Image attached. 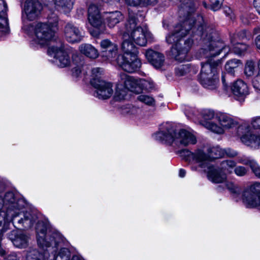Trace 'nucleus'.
<instances>
[{
	"label": "nucleus",
	"instance_id": "16",
	"mask_svg": "<svg viewBox=\"0 0 260 260\" xmlns=\"http://www.w3.org/2000/svg\"><path fill=\"white\" fill-rule=\"evenodd\" d=\"M92 86L95 89L94 96L101 100L109 99L113 93V86L110 82L105 81H99V83L92 81Z\"/></svg>",
	"mask_w": 260,
	"mask_h": 260
},
{
	"label": "nucleus",
	"instance_id": "43",
	"mask_svg": "<svg viewBox=\"0 0 260 260\" xmlns=\"http://www.w3.org/2000/svg\"><path fill=\"white\" fill-rule=\"evenodd\" d=\"M197 112L196 110L192 108L187 107V109H186L185 111V114L186 116L189 118H193L194 116L196 115Z\"/></svg>",
	"mask_w": 260,
	"mask_h": 260
},
{
	"label": "nucleus",
	"instance_id": "1",
	"mask_svg": "<svg viewBox=\"0 0 260 260\" xmlns=\"http://www.w3.org/2000/svg\"><path fill=\"white\" fill-rule=\"evenodd\" d=\"M38 245L47 251L42 254L36 249H29L26 256V260H69L70 251L68 248H61L57 254L58 249L62 238L59 234L49 229L47 221L38 220L36 228Z\"/></svg>",
	"mask_w": 260,
	"mask_h": 260
},
{
	"label": "nucleus",
	"instance_id": "7",
	"mask_svg": "<svg viewBox=\"0 0 260 260\" xmlns=\"http://www.w3.org/2000/svg\"><path fill=\"white\" fill-rule=\"evenodd\" d=\"M119 83L117 85L114 99L122 100L125 98L127 90L135 92L137 89L150 90L153 88V83L143 79H136L125 73L119 75Z\"/></svg>",
	"mask_w": 260,
	"mask_h": 260
},
{
	"label": "nucleus",
	"instance_id": "46",
	"mask_svg": "<svg viewBox=\"0 0 260 260\" xmlns=\"http://www.w3.org/2000/svg\"><path fill=\"white\" fill-rule=\"evenodd\" d=\"M125 3L131 6H137L143 5V0H125Z\"/></svg>",
	"mask_w": 260,
	"mask_h": 260
},
{
	"label": "nucleus",
	"instance_id": "10",
	"mask_svg": "<svg viewBox=\"0 0 260 260\" xmlns=\"http://www.w3.org/2000/svg\"><path fill=\"white\" fill-rule=\"evenodd\" d=\"M215 118L218 122L219 125L211 122H206L204 125L207 128L215 133L222 134L225 129L232 128L238 124L234 117L226 113H216Z\"/></svg>",
	"mask_w": 260,
	"mask_h": 260
},
{
	"label": "nucleus",
	"instance_id": "3",
	"mask_svg": "<svg viewBox=\"0 0 260 260\" xmlns=\"http://www.w3.org/2000/svg\"><path fill=\"white\" fill-rule=\"evenodd\" d=\"M141 13H134L128 11V17L125 23V30L121 32L123 42L135 43L140 46H146L148 42H152L153 37L146 25H141L140 22L144 19Z\"/></svg>",
	"mask_w": 260,
	"mask_h": 260
},
{
	"label": "nucleus",
	"instance_id": "17",
	"mask_svg": "<svg viewBox=\"0 0 260 260\" xmlns=\"http://www.w3.org/2000/svg\"><path fill=\"white\" fill-rule=\"evenodd\" d=\"M64 36L67 41L71 43H78L82 39L81 31L72 23H68L64 26Z\"/></svg>",
	"mask_w": 260,
	"mask_h": 260
},
{
	"label": "nucleus",
	"instance_id": "24",
	"mask_svg": "<svg viewBox=\"0 0 260 260\" xmlns=\"http://www.w3.org/2000/svg\"><path fill=\"white\" fill-rule=\"evenodd\" d=\"M79 50L81 53L89 58L94 59L99 56L98 50L91 44H82L79 47Z\"/></svg>",
	"mask_w": 260,
	"mask_h": 260
},
{
	"label": "nucleus",
	"instance_id": "51",
	"mask_svg": "<svg viewBox=\"0 0 260 260\" xmlns=\"http://www.w3.org/2000/svg\"><path fill=\"white\" fill-rule=\"evenodd\" d=\"M156 0H143V5H151L155 3Z\"/></svg>",
	"mask_w": 260,
	"mask_h": 260
},
{
	"label": "nucleus",
	"instance_id": "11",
	"mask_svg": "<svg viewBox=\"0 0 260 260\" xmlns=\"http://www.w3.org/2000/svg\"><path fill=\"white\" fill-rule=\"evenodd\" d=\"M242 200L247 208H260V183L256 182L245 188Z\"/></svg>",
	"mask_w": 260,
	"mask_h": 260
},
{
	"label": "nucleus",
	"instance_id": "14",
	"mask_svg": "<svg viewBox=\"0 0 260 260\" xmlns=\"http://www.w3.org/2000/svg\"><path fill=\"white\" fill-rule=\"evenodd\" d=\"M237 133L242 143L245 145L260 146V134H254L249 126H239Z\"/></svg>",
	"mask_w": 260,
	"mask_h": 260
},
{
	"label": "nucleus",
	"instance_id": "6",
	"mask_svg": "<svg viewBox=\"0 0 260 260\" xmlns=\"http://www.w3.org/2000/svg\"><path fill=\"white\" fill-rule=\"evenodd\" d=\"M181 157L189 163H195L203 171L207 173L208 179L212 182L219 183L225 178L224 175H217L215 168L209 163V156L202 149H197L194 152L184 149L180 151Z\"/></svg>",
	"mask_w": 260,
	"mask_h": 260
},
{
	"label": "nucleus",
	"instance_id": "35",
	"mask_svg": "<svg viewBox=\"0 0 260 260\" xmlns=\"http://www.w3.org/2000/svg\"><path fill=\"white\" fill-rule=\"evenodd\" d=\"M137 99L145 104L149 106H154L155 104L154 99L149 95L145 94H141L138 96Z\"/></svg>",
	"mask_w": 260,
	"mask_h": 260
},
{
	"label": "nucleus",
	"instance_id": "32",
	"mask_svg": "<svg viewBox=\"0 0 260 260\" xmlns=\"http://www.w3.org/2000/svg\"><path fill=\"white\" fill-rule=\"evenodd\" d=\"M103 72V70L101 68H93L91 70V79H90V84L92 85V80H94L95 82H97L99 83V81H102L103 80L101 79V75H102V73Z\"/></svg>",
	"mask_w": 260,
	"mask_h": 260
},
{
	"label": "nucleus",
	"instance_id": "19",
	"mask_svg": "<svg viewBox=\"0 0 260 260\" xmlns=\"http://www.w3.org/2000/svg\"><path fill=\"white\" fill-rule=\"evenodd\" d=\"M99 8L94 4H91L88 10V20L90 25L100 28L104 23Z\"/></svg>",
	"mask_w": 260,
	"mask_h": 260
},
{
	"label": "nucleus",
	"instance_id": "50",
	"mask_svg": "<svg viewBox=\"0 0 260 260\" xmlns=\"http://www.w3.org/2000/svg\"><path fill=\"white\" fill-rule=\"evenodd\" d=\"M8 260H19L16 254L15 253H13L11 254H10L8 256Z\"/></svg>",
	"mask_w": 260,
	"mask_h": 260
},
{
	"label": "nucleus",
	"instance_id": "36",
	"mask_svg": "<svg viewBox=\"0 0 260 260\" xmlns=\"http://www.w3.org/2000/svg\"><path fill=\"white\" fill-rule=\"evenodd\" d=\"M209 2L210 9L216 11L221 8L223 0H209Z\"/></svg>",
	"mask_w": 260,
	"mask_h": 260
},
{
	"label": "nucleus",
	"instance_id": "63",
	"mask_svg": "<svg viewBox=\"0 0 260 260\" xmlns=\"http://www.w3.org/2000/svg\"><path fill=\"white\" fill-rule=\"evenodd\" d=\"M2 222H3L2 220L0 221V226L2 225Z\"/></svg>",
	"mask_w": 260,
	"mask_h": 260
},
{
	"label": "nucleus",
	"instance_id": "33",
	"mask_svg": "<svg viewBox=\"0 0 260 260\" xmlns=\"http://www.w3.org/2000/svg\"><path fill=\"white\" fill-rule=\"evenodd\" d=\"M238 162L244 165L249 166L251 170L254 167L256 161L249 157L243 156L238 158Z\"/></svg>",
	"mask_w": 260,
	"mask_h": 260
},
{
	"label": "nucleus",
	"instance_id": "44",
	"mask_svg": "<svg viewBox=\"0 0 260 260\" xmlns=\"http://www.w3.org/2000/svg\"><path fill=\"white\" fill-rule=\"evenodd\" d=\"M224 151V155H226L227 156L230 157H234L237 155V152L230 148H227L223 149Z\"/></svg>",
	"mask_w": 260,
	"mask_h": 260
},
{
	"label": "nucleus",
	"instance_id": "22",
	"mask_svg": "<svg viewBox=\"0 0 260 260\" xmlns=\"http://www.w3.org/2000/svg\"><path fill=\"white\" fill-rule=\"evenodd\" d=\"M231 90L234 95L238 99L245 97L249 93L247 84L242 80L235 81L231 87Z\"/></svg>",
	"mask_w": 260,
	"mask_h": 260
},
{
	"label": "nucleus",
	"instance_id": "56",
	"mask_svg": "<svg viewBox=\"0 0 260 260\" xmlns=\"http://www.w3.org/2000/svg\"><path fill=\"white\" fill-rule=\"evenodd\" d=\"M72 260H83L81 257L78 255H74L72 258Z\"/></svg>",
	"mask_w": 260,
	"mask_h": 260
},
{
	"label": "nucleus",
	"instance_id": "47",
	"mask_svg": "<svg viewBox=\"0 0 260 260\" xmlns=\"http://www.w3.org/2000/svg\"><path fill=\"white\" fill-rule=\"evenodd\" d=\"M226 186L228 189L233 193H237L239 191V188L235 186L232 183H227Z\"/></svg>",
	"mask_w": 260,
	"mask_h": 260
},
{
	"label": "nucleus",
	"instance_id": "53",
	"mask_svg": "<svg viewBox=\"0 0 260 260\" xmlns=\"http://www.w3.org/2000/svg\"><path fill=\"white\" fill-rule=\"evenodd\" d=\"M185 174H186V171L185 170H184L183 169H180L179 175L180 177H184L185 175Z\"/></svg>",
	"mask_w": 260,
	"mask_h": 260
},
{
	"label": "nucleus",
	"instance_id": "15",
	"mask_svg": "<svg viewBox=\"0 0 260 260\" xmlns=\"http://www.w3.org/2000/svg\"><path fill=\"white\" fill-rule=\"evenodd\" d=\"M192 44V39L188 38L185 40L183 44L172 46L170 52V56L179 62L187 60V53Z\"/></svg>",
	"mask_w": 260,
	"mask_h": 260
},
{
	"label": "nucleus",
	"instance_id": "23",
	"mask_svg": "<svg viewBox=\"0 0 260 260\" xmlns=\"http://www.w3.org/2000/svg\"><path fill=\"white\" fill-rule=\"evenodd\" d=\"M236 162L234 160H226L222 161L220 163V173L219 171L215 168V171L217 172L216 173L218 174L217 175L222 176L224 175L225 178L221 181L220 183H221L225 181L226 179V174H231L234 171V169L236 166Z\"/></svg>",
	"mask_w": 260,
	"mask_h": 260
},
{
	"label": "nucleus",
	"instance_id": "55",
	"mask_svg": "<svg viewBox=\"0 0 260 260\" xmlns=\"http://www.w3.org/2000/svg\"><path fill=\"white\" fill-rule=\"evenodd\" d=\"M254 5L256 8L260 7V0H254Z\"/></svg>",
	"mask_w": 260,
	"mask_h": 260
},
{
	"label": "nucleus",
	"instance_id": "25",
	"mask_svg": "<svg viewBox=\"0 0 260 260\" xmlns=\"http://www.w3.org/2000/svg\"><path fill=\"white\" fill-rule=\"evenodd\" d=\"M56 9L63 13H68L73 8V0H52Z\"/></svg>",
	"mask_w": 260,
	"mask_h": 260
},
{
	"label": "nucleus",
	"instance_id": "26",
	"mask_svg": "<svg viewBox=\"0 0 260 260\" xmlns=\"http://www.w3.org/2000/svg\"><path fill=\"white\" fill-rule=\"evenodd\" d=\"M29 237L23 233H18L12 240L14 246L23 248L28 245Z\"/></svg>",
	"mask_w": 260,
	"mask_h": 260
},
{
	"label": "nucleus",
	"instance_id": "57",
	"mask_svg": "<svg viewBox=\"0 0 260 260\" xmlns=\"http://www.w3.org/2000/svg\"><path fill=\"white\" fill-rule=\"evenodd\" d=\"M103 1L105 2L106 3H110V2H119L120 0H103Z\"/></svg>",
	"mask_w": 260,
	"mask_h": 260
},
{
	"label": "nucleus",
	"instance_id": "45",
	"mask_svg": "<svg viewBox=\"0 0 260 260\" xmlns=\"http://www.w3.org/2000/svg\"><path fill=\"white\" fill-rule=\"evenodd\" d=\"M253 86L255 89L260 91V73L254 78L253 81Z\"/></svg>",
	"mask_w": 260,
	"mask_h": 260
},
{
	"label": "nucleus",
	"instance_id": "62",
	"mask_svg": "<svg viewBox=\"0 0 260 260\" xmlns=\"http://www.w3.org/2000/svg\"><path fill=\"white\" fill-rule=\"evenodd\" d=\"M203 5H204V7H205V8H207V4H206V3H203Z\"/></svg>",
	"mask_w": 260,
	"mask_h": 260
},
{
	"label": "nucleus",
	"instance_id": "42",
	"mask_svg": "<svg viewBox=\"0 0 260 260\" xmlns=\"http://www.w3.org/2000/svg\"><path fill=\"white\" fill-rule=\"evenodd\" d=\"M82 69V64H80L74 67L72 69L73 76L76 78L79 77Z\"/></svg>",
	"mask_w": 260,
	"mask_h": 260
},
{
	"label": "nucleus",
	"instance_id": "48",
	"mask_svg": "<svg viewBox=\"0 0 260 260\" xmlns=\"http://www.w3.org/2000/svg\"><path fill=\"white\" fill-rule=\"evenodd\" d=\"M252 172L258 178H260V166L256 162L251 169Z\"/></svg>",
	"mask_w": 260,
	"mask_h": 260
},
{
	"label": "nucleus",
	"instance_id": "20",
	"mask_svg": "<svg viewBox=\"0 0 260 260\" xmlns=\"http://www.w3.org/2000/svg\"><path fill=\"white\" fill-rule=\"evenodd\" d=\"M104 24L108 27H114L124 19L122 14L118 11L105 12L103 15Z\"/></svg>",
	"mask_w": 260,
	"mask_h": 260
},
{
	"label": "nucleus",
	"instance_id": "38",
	"mask_svg": "<svg viewBox=\"0 0 260 260\" xmlns=\"http://www.w3.org/2000/svg\"><path fill=\"white\" fill-rule=\"evenodd\" d=\"M202 115L205 120H211L215 117L216 114L212 110L205 109L202 111Z\"/></svg>",
	"mask_w": 260,
	"mask_h": 260
},
{
	"label": "nucleus",
	"instance_id": "54",
	"mask_svg": "<svg viewBox=\"0 0 260 260\" xmlns=\"http://www.w3.org/2000/svg\"><path fill=\"white\" fill-rule=\"evenodd\" d=\"M227 77H228L226 75H222V78H221L222 82L224 87L225 88L226 87V86H227V84L225 82V78H227Z\"/></svg>",
	"mask_w": 260,
	"mask_h": 260
},
{
	"label": "nucleus",
	"instance_id": "2",
	"mask_svg": "<svg viewBox=\"0 0 260 260\" xmlns=\"http://www.w3.org/2000/svg\"><path fill=\"white\" fill-rule=\"evenodd\" d=\"M23 201L15 200L12 192H8L3 199L0 198V210L4 207L7 209L5 217H3L5 223L12 221L15 228L20 225L25 228H31L38 220V217L35 214L30 212H22L24 207Z\"/></svg>",
	"mask_w": 260,
	"mask_h": 260
},
{
	"label": "nucleus",
	"instance_id": "12",
	"mask_svg": "<svg viewBox=\"0 0 260 260\" xmlns=\"http://www.w3.org/2000/svg\"><path fill=\"white\" fill-rule=\"evenodd\" d=\"M43 9L39 0H26L22 10V21L24 24L27 21H34L38 19Z\"/></svg>",
	"mask_w": 260,
	"mask_h": 260
},
{
	"label": "nucleus",
	"instance_id": "13",
	"mask_svg": "<svg viewBox=\"0 0 260 260\" xmlns=\"http://www.w3.org/2000/svg\"><path fill=\"white\" fill-rule=\"evenodd\" d=\"M48 54L53 57L56 64L61 68L67 67L71 62L70 57L61 42L51 45L48 49Z\"/></svg>",
	"mask_w": 260,
	"mask_h": 260
},
{
	"label": "nucleus",
	"instance_id": "49",
	"mask_svg": "<svg viewBox=\"0 0 260 260\" xmlns=\"http://www.w3.org/2000/svg\"><path fill=\"white\" fill-rule=\"evenodd\" d=\"M224 13L225 14L229 17L231 19H232L234 17V14L233 13L232 10L229 7H225L224 8Z\"/></svg>",
	"mask_w": 260,
	"mask_h": 260
},
{
	"label": "nucleus",
	"instance_id": "58",
	"mask_svg": "<svg viewBox=\"0 0 260 260\" xmlns=\"http://www.w3.org/2000/svg\"><path fill=\"white\" fill-rule=\"evenodd\" d=\"M254 33L255 34L260 33V28L259 27H256L253 30Z\"/></svg>",
	"mask_w": 260,
	"mask_h": 260
},
{
	"label": "nucleus",
	"instance_id": "4",
	"mask_svg": "<svg viewBox=\"0 0 260 260\" xmlns=\"http://www.w3.org/2000/svg\"><path fill=\"white\" fill-rule=\"evenodd\" d=\"M58 18L52 13L48 16L45 22H38L35 25L23 26L28 34H32L30 41V45L34 48L48 45L55 36V30L58 26Z\"/></svg>",
	"mask_w": 260,
	"mask_h": 260
},
{
	"label": "nucleus",
	"instance_id": "18",
	"mask_svg": "<svg viewBox=\"0 0 260 260\" xmlns=\"http://www.w3.org/2000/svg\"><path fill=\"white\" fill-rule=\"evenodd\" d=\"M102 50V56L110 61H113L117 55V45L108 39L102 40L100 43Z\"/></svg>",
	"mask_w": 260,
	"mask_h": 260
},
{
	"label": "nucleus",
	"instance_id": "9",
	"mask_svg": "<svg viewBox=\"0 0 260 260\" xmlns=\"http://www.w3.org/2000/svg\"><path fill=\"white\" fill-rule=\"evenodd\" d=\"M123 54L116 58L118 64L125 71L133 73L141 67V62L138 57L139 51L134 44L125 41L121 44Z\"/></svg>",
	"mask_w": 260,
	"mask_h": 260
},
{
	"label": "nucleus",
	"instance_id": "27",
	"mask_svg": "<svg viewBox=\"0 0 260 260\" xmlns=\"http://www.w3.org/2000/svg\"><path fill=\"white\" fill-rule=\"evenodd\" d=\"M207 152L208 155L209 156L210 161L213 159L224 156L223 150L218 146L209 147L207 150Z\"/></svg>",
	"mask_w": 260,
	"mask_h": 260
},
{
	"label": "nucleus",
	"instance_id": "37",
	"mask_svg": "<svg viewBox=\"0 0 260 260\" xmlns=\"http://www.w3.org/2000/svg\"><path fill=\"white\" fill-rule=\"evenodd\" d=\"M248 170L242 166H236L234 169L235 174L239 177H243L247 174Z\"/></svg>",
	"mask_w": 260,
	"mask_h": 260
},
{
	"label": "nucleus",
	"instance_id": "60",
	"mask_svg": "<svg viewBox=\"0 0 260 260\" xmlns=\"http://www.w3.org/2000/svg\"><path fill=\"white\" fill-rule=\"evenodd\" d=\"M258 67L259 70V73H260V60H259L258 63Z\"/></svg>",
	"mask_w": 260,
	"mask_h": 260
},
{
	"label": "nucleus",
	"instance_id": "31",
	"mask_svg": "<svg viewBox=\"0 0 260 260\" xmlns=\"http://www.w3.org/2000/svg\"><path fill=\"white\" fill-rule=\"evenodd\" d=\"M256 72L255 67L253 61H247L245 64L244 74L247 77H251Z\"/></svg>",
	"mask_w": 260,
	"mask_h": 260
},
{
	"label": "nucleus",
	"instance_id": "30",
	"mask_svg": "<svg viewBox=\"0 0 260 260\" xmlns=\"http://www.w3.org/2000/svg\"><path fill=\"white\" fill-rule=\"evenodd\" d=\"M241 64L240 61L237 59H233L228 61L225 65V69L231 75H233L235 69Z\"/></svg>",
	"mask_w": 260,
	"mask_h": 260
},
{
	"label": "nucleus",
	"instance_id": "8",
	"mask_svg": "<svg viewBox=\"0 0 260 260\" xmlns=\"http://www.w3.org/2000/svg\"><path fill=\"white\" fill-rule=\"evenodd\" d=\"M201 69L199 81L205 88L214 90L219 84V72L220 69V61L208 59L201 63Z\"/></svg>",
	"mask_w": 260,
	"mask_h": 260
},
{
	"label": "nucleus",
	"instance_id": "40",
	"mask_svg": "<svg viewBox=\"0 0 260 260\" xmlns=\"http://www.w3.org/2000/svg\"><path fill=\"white\" fill-rule=\"evenodd\" d=\"M247 31L245 30H242L238 32L236 34H235L231 39H234V40L237 41V40H242L245 38H246Z\"/></svg>",
	"mask_w": 260,
	"mask_h": 260
},
{
	"label": "nucleus",
	"instance_id": "61",
	"mask_svg": "<svg viewBox=\"0 0 260 260\" xmlns=\"http://www.w3.org/2000/svg\"><path fill=\"white\" fill-rule=\"evenodd\" d=\"M257 12L260 14V7L257 8Z\"/></svg>",
	"mask_w": 260,
	"mask_h": 260
},
{
	"label": "nucleus",
	"instance_id": "39",
	"mask_svg": "<svg viewBox=\"0 0 260 260\" xmlns=\"http://www.w3.org/2000/svg\"><path fill=\"white\" fill-rule=\"evenodd\" d=\"M250 123L253 129H260V116L252 118Z\"/></svg>",
	"mask_w": 260,
	"mask_h": 260
},
{
	"label": "nucleus",
	"instance_id": "21",
	"mask_svg": "<svg viewBox=\"0 0 260 260\" xmlns=\"http://www.w3.org/2000/svg\"><path fill=\"white\" fill-rule=\"evenodd\" d=\"M145 55L148 61L156 69H159L164 65L165 56L162 54L149 49L146 51Z\"/></svg>",
	"mask_w": 260,
	"mask_h": 260
},
{
	"label": "nucleus",
	"instance_id": "29",
	"mask_svg": "<svg viewBox=\"0 0 260 260\" xmlns=\"http://www.w3.org/2000/svg\"><path fill=\"white\" fill-rule=\"evenodd\" d=\"M8 15H0V37L9 32Z\"/></svg>",
	"mask_w": 260,
	"mask_h": 260
},
{
	"label": "nucleus",
	"instance_id": "5",
	"mask_svg": "<svg viewBox=\"0 0 260 260\" xmlns=\"http://www.w3.org/2000/svg\"><path fill=\"white\" fill-rule=\"evenodd\" d=\"M154 139L164 144L178 146H187L197 142L196 137L191 132L181 129L176 133L173 125L169 122L160 125L159 131L154 135Z\"/></svg>",
	"mask_w": 260,
	"mask_h": 260
},
{
	"label": "nucleus",
	"instance_id": "34",
	"mask_svg": "<svg viewBox=\"0 0 260 260\" xmlns=\"http://www.w3.org/2000/svg\"><path fill=\"white\" fill-rule=\"evenodd\" d=\"M190 68L189 64L179 66L175 69L176 74L178 76H182L190 72Z\"/></svg>",
	"mask_w": 260,
	"mask_h": 260
},
{
	"label": "nucleus",
	"instance_id": "28",
	"mask_svg": "<svg viewBox=\"0 0 260 260\" xmlns=\"http://www.w3.org/2000/svg\"><path fill=\"white\" fill-rule=\"evenodd\" d=\"M231 43L232 44V51L237 54L242 55L247 49V46L243 43H240L234 39H231Z\"/></svg>",
	"mask_w": 260,
	"mask_h": 260
},
{
	"label": "nucleus",
	"instance_id": "59",
	"mask_svg": "<svg viewBox=\"0 0 260 260\" xmlns=\"http://www.w3.org/2000/svg\"><path fill=\"white\" fill-rule=\"evenodd\" d=\"M191 169L192 170H195L196 171L197 170V168L196 167H191Z\"/></svg>",
	"mask_w": 260,
	"mask_h": 260
},
{
	"label": "nucleus",
	"instance_id": "41",
	"mask_svg": "<svg viewBox=\"0 0 260 260\" xmlns=\"http://www.w3.org/2000/svg\"><path fill=\"white\" fill-rule=\"evenodd\" d=\"M8 8L4 0H0V15H7Z\"/></svg>",
	"mask_w": 260,
	"mask_h": 260
},
{
	"label": "nucleus",
	"instance_id": "52",
	"mask_svg": "<svg viewBox=\"0 0 260 260\" xmlns=\"http://www.w3.org/2000/svg\"><path fill=\"white\" fill-rule=\"evenodd\" d=\"M255 42L257 48L260 49V35L256 37Z\"/></svg>",
	"mask_w": 260,
	"mask_h": 260
}]
</instances>
